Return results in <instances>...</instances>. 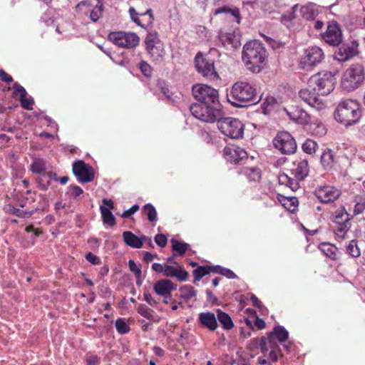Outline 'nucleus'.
Segmentation results:
<instances>
[{"label":"nucleus","instance_id":"obj_14","mask_svg":"<svg viewBox=\"0 0 365 365\" xmlns=\"http://www.w3.org/2000/svg\"><path fill=\"white\" fill-rule=\"evenodd\" d=\"M108 38L115 45L122 48H134L139 43V38L135 34L124 31L111 32L108 34Z\"/></svg>","mask_w":365,"mask_h":365},{"label":"nucleus","instance_id":"obj_25","mask_svg":"<svg viewBox=\"0 0 365 365\" xmlns=\"http://www.w3.org/2000/svg\"><path fill=\"white\" fill-rule=\"evenodd\" d=\"M309 166L307 160H299L293 162V166L290 169L291 174L297 179L304 180L308 175Z\"/></svg>","mask_w":365,"mask_h":365},{"label":"nucleus","instance_id":"obj_36","mask_svg":"<svg viewBox=\"0 0 365 365\" xmlns=\"http://www.w3.org/2000/svg\"><path fill=\"white\" fill-rule=\"evenodd\" d=\"M240 173L251 182H258L261 179V170L257 167L243 168Z\"/></svg>","mask_w":365,"mask_h":365},{"label":"nucleus","instance_id":"obj_53","mask_svg":"<svg viewBox=\"0 0 365 365\" xmlns=\"http://www.w3.org/2000/svg\"><path fill=\"white\" fill-rule=\"evenodd\" d=\"M138 68L145 77H150L153 74L152 67L145 61L138 63Z\"/></svg>","mask_w":365,"mask_h":365},{"label":"nucleus","instance_id":"obj_48","mask_svg":"<svg viewBox=\"0 0 365 365\" xmlns=\"http://www.w3.org/2000/svg\"><path fill=\"white\" fill-rule=\"evenodd\" d=\"M317 148L318 144L312 139H307L302 145L303 151L309 155L314 153Z\"/></svg>","mask_w":365,"mask_h":365},{"label":"nucleus","instance_id":"obj_52","mask_svg":"<svg viewBox=\"0 0 365 365\" xmlns=\"http://www.w3.org/2000/svg\"><path fill=\"white\" fill-rule=\"evenodd\" d=\"M137 312L141 316L144 317L145 318H146L148 319H151L153 317L151 313L150 309L144 304H138V306L137 307Z\"/></svg>","mask_w":365,"mask_h":365},{"label":"nucleus","instance_id":"obj_20","mask_svg":"<svg viewBox=\"0 0 365 365\" xmlns=\"http://www.w3.org/2000/svg\"><path fill=\"white\" fill-rule=\"evenodd\" d=\"M320 162L324 169L327 171L338 170L340 168L339 158L330 148L324 150L321 155Z\"/></svg>","mask_w":365,"mask_h":365},{"label":"nucleus","instance_id":"obj_51","mask_svg":"<svg viewBox=\"0 0 365 365\" xmlns=\"http://www.w3.org/2000/svg\"><path fill=\"white\" fill-rule=\"evenodd\" d=\"M115 326L117 331L121 334H125L130 331V327L124 319H118L115 321Z\"/></svg>","mask_w":365,"mask_h":365},{"label":"nucleus","instance_id":"obj_13","mask_svg":"<svg viewBox=\"0 0 365 365\" xmlns=\"http://www.w3.org/2000/svg\"><path fill=\"white\" fill-rule=\"evenodd\" d=\"M148 53L153 61L160 62L164 56V48L156 32L148 33L145 38Z\"/></svg>","mask_w":365,"mask_h":365},{"label":"nucleus","instance_id":"obj_55","mask_svg":"<svg viewBox=\"0 0 365 365\" xmlns=\"http://www.w3.org/2000/svg\"><path fill=\"white\" fill-rule=\"evenodd\" d=\"M9 211L11 214H13L17 217H29L31 215V212L24 211L21 209L16 208L14 206H11V205L9 206Z\"/></svg>","mask_w":365,"mask_h":365},{"label":"nucleus","instance_id":"obj_12","mask_svg":"<svg viewBox=\"0 0 365 365\" xmlns=\"http://www.w3.org/2000/svg\"><path fill=\"white\" fill-rule=\"evenodd\" d=\"M273 145L282 154H292L297 150L295 140L287 131L279 132L273 140Z\"/></svg>","mask_w":365,"mask_h":365},{"label":"nucleus","instance_id":"obj_39","mask_svg":"<svg viewBox=\"0 0 365 365\" xmlns=\"http://www.w3.org/2000/svg\"><path fill=\"white\" fill-rule=\"evenodd\" d=\"M100 210L103 223L110 227H114L116 225V221L110 209L104 206H101Z\"/></svg>","mask_w":365,"mask_h":365},{"label":"nucleus","instance_id":"obj_40","mask_svg":"<svg viewBox=\"0 0 365 365\" xmlns=\"http://www.w3.org/2000/svg\"><path fill=\"white\" fill-rule=\"evenodd\" d=\"M158 88L160 90L161 93L165 96L168 102H174V93L170 90L168 83L164 80H158L157 83Z\"/></svg>","mask_w":365,"mask_h":365},{"label":"nucleus","instance_id":"obj_54","mask_svg":"<svg viewBox=\"0 0 365 365\" xmlns=\"http://www.w3.org/2000/svg\"><path fill=\"white\" fill-rule=\"evenodd\" d=\"M68 189L66 194L73 199L79 197L83 192L82 188L76 185H71Z\"/></svg>","mask_w":365,"mask_h":365},{"label":"nucleus","instance_id":"obj_9","mask_svg":"<svg viewBox=\"0 0 365 365\" xmlns=\"http://www.w3.org/2000/svg\"><path fill=\"white\" fill-rule=\"evenodd\" d=\"M353 216L347 212L344 207H341L332 214V222L336 224L335 234L344 238L351 228V220Z\"/></svg>","mask_w":365,"mask_h":365},{"label":"nucleus","instance_id":"obj_22","mask_svg":"<svg viewBox=\"0 0 365 365\" xmlns=\"http://www.w3.org/2000/svg\"><path fill=\"white\" fill-rule=\"evenodd\" d=\"M290 120L301 125H305L310 122L309 115L301 107L295 106L289 109H285Z\"/></svg>","mask_w":365,"mask_h":365},{"label":"nucleus","instance_id":"obj_30","mask_svg":"<svg viewBox=\"0 0 365 365\" xmlns=\"http://www.w3.org/2000/svg\"><path fill=\"white\" fill-rule=\"evenodd\" d=\"M219 38L222 46L227 48H236L240 46L239 41L232 33L220 34Z\"/></svg>","mask_w":365,"mask_h":365},{"label":"nucleus","instance_id":"obj_27","mask_svg":"<svg viewBox=\"0 0 365 365\" xmlns=\"http://www.w3.org/2000/svg\"><path fill=\"white\" fill-rule=\"evenodd\" d=\"M123 239L127 246L136 249L143 247L144 241L146 240L145 235H141L138 237L130 231L123 232Z\"/></svg>","mask_w":365,"mask_h":365},{"label":"nucleus","instance_id":"obj_5","mask_svg":"<svg viewBox=\"0 0 365 365\" xmlns=\"http://www.w3.org/2000/svg\"><path fill=\"white\" fill-rule=\"evenodd\" d=\"M336 78L329 71L319 72L311 76L308 81V86L312 89L317 91L318 94L326 96L329 94L335 87Z\"/></svg>","mask_w":365,"mask_h":365},{"label":"nucleus","instance_id":"obj_41","mask_svg":"<svg viewBox=\"0 0 365 365\" xmlns=\"http://www.w3.org/2000/svg\"><path fill=\"white\" fill-rule=\"evenodd\" d=\"M210 272L221 274L228 279H235L237 276L230 269L220 265L210 266Z\"/></svg>","mask_w":365,"mask_h":365},{"label":"nucleus","instance_id":"obj_32","mask_svg":"<svg viewBox=\"0 0 365 365\" xmlns=\"http://www.w3.org/2000/svg\"><path fill=\"white\" fill-rule=\"evenodd\" d=\"M302 180L297 179V178L289 177L285 173L279 175V182L282 185H285L289 187L292 191H296L299 187V182Z\"/></svg>","mask_w":365,"mask_h":365},{"label":"nucleus","instance_id":"obj_21","mask_svg":"<svg viewBox=\"0 0 365 365\" xmlns=\"http://www.w3.org/2000/svg\"><path fill=\"white\" fill-rule=\"evenodd\" d=\"M299 97L312 107L319 110L324 107L322 101L319 98L320 94L317 93V91L308 88H303L299 92Z\"/></svg>","mask_w":365,"mask_h":365},{"label":"nucleus","instance_id":"obj_49","mask_svg":"<svg viewBox=\"0 0 365 365\" xmlns=\"http://www.w3.org/2000/svg\"><path fill=\"white\" fill-rule=\"evenodd\" d=\"M298 8V4H295L292 8V11L287 12V14H284L281 17V21L282 24L286 25L287 27L289 26V24L292 23V21L296 18L295 16V12Z\"/></svg>","mask_w":365,"mask_h":365},{"label":"nucleus","instance_id":"obj_17","mask_svg":"<svg viewBox=\"0 0 365 365\" xmlns=\"http://www.w3.org/2000/svg\"><path fill=\"white\" fill-rule=\"evenodd\" d=\"M223 155L227 162L235 165L242 164L248 158L247 151L235 145L226 146L223 150Z\"/></svg>","mask_w":365,"mask_h":365},{"label":"nucleus","instance_id":"obj_18","mask_svg":"<svg viewBox=\"0 0 365 365\" xmlns=\"http://www.w3.org/2000/svg\"><path fill=\"white\" fill-rule=\"evenodd\" d=\"M73 173L81 183L89 182L94 179L92 168L83 160H76L73 163Z\"/></svg>","mask_w":365,"mask_h":365},{"label":"nucleus","instance_id":"obj_42","mask_svg":"<svg viewBox=\"0 0 365 365\" xmlns=\"http://www.w3.org/2000/svg\"><path fill=\"white\" fill-rule=\"evenodd\" d=\"M46 161L43 158H34L31 165V170L33 173L41 174L46 173Z\"/></svg>","mask_w":365,"mask_h":365},{"label":"nucleus","instance_id":"obj_38","mask_svg":"<svg viewBox=\"0 0 365 365\" xmlns=\"http://www.w3.org/2000/svg\"><path fill=\"white\" fill-rule=\"evenodd\" d=\"M289 336V333L283 326H276L269 333V341L272 338H276L279 342L285 341Z\"/></svg>","mask_w":365,"mask_h":365},{"label":"nucleus","instance_id":"obj_29","mask_svg":"<svg viewBox=\"0 0 365 365\" xmlns=\"http://www.w3.org/2000/svg\"><path fill=\"white\" fill-rule=\"evenodd\" d=\"M222 14H229L235 18V21L237 24L240 23L241 15H240V9L237 7H236V6L231 7V6L225 5V6L219 7L212 11V14L214 16H217V15Z\"/></svg>","mask_w":365,"mask_h":365},{"label":"nucleus","instance_id":"obj_50","mask_svg":"<svg viewBox=\"0 0 365 365\" xmlns=\"http://www.w3.org/2000/svg\"><path fill=\"white\" fill-rule=\"evenodd\" d=\"M39 175H40L36 178L38 187L43 191H46L51 185L50 180L47 179L46 173Z\"/></svg>","mask_w":365,"mask_h":365},{"label":"nucleus","instance_id":"obj_24","mask_svg":"<svg viewBox=\"0 0 365 365\" xmlns=\"http://www.w3.org/2000/svg\"><path fill=\"white\" fill-rule=\"evenodd\" d=\"M163 275L167 277H175L179 282H185L189 277L183 266L173 267L168 264H165Z\"/></svg>","mask_w":365,"mask_h":365},{"label":"nucleus","instance_id":"obj_4","mask_svg":"<svg viewBox=\"0 0 365 365\" xmlns=\"http://www.w3.org/2000/svg\"><path fill=\"white\" fill-rule=\"evenodd\" d=\"M190 110L195 118L205 123L216 122L223 115L220 103L214 105L212 103H195L190 105Z\"/></svg>","mask_w":365,"mask_h":365},{"label":"nucleus","instance_id":"obj_35","mask_svg":"<svg viewBox=\"0 0 365 365\" xmlns=\"http://www.w3.org/2000/svg\"><path fill=\"white\" fill-rule=\"evenodd\" d=\"M299 13L307 21L314 20L319 14L318 10L314 5L302 6L299 9Z\"/></svg>","mask_w":365,"mask_h":365},{"label":"nucleus","instance_id":"obj_56","mask_svg":"<svg viewBox=\"0 0 365 365\" xmlns=\"http://www.w3.org/2000/svg\"><path fill=\"white\" fill-rule=\"evenodd\" d=\"M129 269L133 272L137 279H139L141 276V268L139 267L134 260H129L128 262Z\"/></svg>","mask_w":365,"mask_h":365},{"label":"nucleus","instance_id":"obj_57","mask_svg":"<svg viewBox=\"0 0 365 365\" xmlns=\"http://www.w3.org/2000/svg\"><path fill=\"white\" fill-rule=\"evenodd\" d=\"M265 41L273 48L278 49L284 46V43L280 41H277L271 37L264 36Z\"/></svg>","mask_w":365,"mask_h":365},{"label":"nucleus","instance_id":"obj_3","mask_svg":"<svg viewBox=\"0 0 365 365\" xmlns=\"http://www.w3.org/2000/svg\"><path fill=\"white\" fill-rule=\"evenodd\" d=\"M334 119L346 127L356 124L361 117L359 104L352 99L342 100L334 113Z\"/></svg>","mask_w":365,"mask_h":365},{"label":"nucleus","instance_id":"obj_23","mask_svg":"<svg viewBox=\"0 0 365 365\" xmlns=\"http://www.w3.org/2000/svg\"><path fill=\"white\" fill-rule=\"evenodd\" d=\"M153 289L157 294L167 297L177 289V284L168 279H163L154 284Z\"/></svg>","mask_w":365,"mask_h":365},{"label":"nucleus","instance_id":"obj_10","mask_svg":"<svg viewBox=\"0 0 365 365\" xmlns=\"http://www.w3.org/2000/svg\"><path fill=\"white\" fill-rule=\"evenodd\" d=\"M195 65L197 71L204 77L210 80L219 78V75L214 66V61L208 56L198 53L195 58Z\"/></svg>","mask_w":365,"mask_h":365},{"label":"nucleus","instance_id":"obj_60","mask_svg":"<svg viewBox=\"0 0 365 365\" xmlns=\"http://www.w3.org/2000/svg\"><path fill=\"white\" fill-rule=\"evenodd\" d=\"M365 210V200L356 202L353 210L354 215L361 214Z\"/></svg>","mask_w":365,"mask_h":365},{"label":"nucleus","instance_id":"obj_44","mask_svg":"<svg viewBox=\"0 0 365 365\" xmlns=\"http://www.w3.org/2000/svg\"><path fill=\"white\" fill-rule=\"evenodd\" d=\"M210 273V266H198L192 271L194 283L200 281L203 277Z\"/></svg>","mask_w":365,"mask_h":365},{"label":"nucleus","instance_id":"obj_47","mask_svg":"<svg viewBox=\"0 0 365 365\" xmlns=\"http://www.w3.org/2000/svg\"><path fill=\"white\" fill-rule=\"evenodd\" d=\"M104 6L103 3L96 4L90 12V19L93 22H97L103 15Z\"/></svg>","mask_w":365,"mask_h":365},{"label":"nucleus","instance_id":"obj_26","mask_svg":"<svg viewBox=\"0 0 365 365\" xmlns=\"http://www.w3.org/2000/svg\"><path fill=\"white\" fill-rule=\"evenodd\" d=\"M198 322L201 327L207 328L210 331H215L218 327L216 316L211 312H201L199 314Z\"/></svg>","mask_w":365,"mask_h":365},{"label":"nucleus","instance_id":"obj_8","mask_svg":"<svg viewBox=\"0 0 365 365\" xmlns=\"http://www.w3.org/2000/svg\"><path fill=\"white\" fill-rule=\"evenodd\" d=\"M192 92L197 103H211L219 105L218 91L205 84L192 86Z\"/></svg>","mask_w":365,"mask_h":365},{"label":"nucleus","instance_id":"obj_2","mask_svg":"<svg viewBox=\"0 0 365 365\" xmlns=\"http://www.w3.org/2000/svg\"><path fill=\"white\" fill-rule=\"evenodd\" d=\"M227 101L235 107H245L255 105L261 100L256 89L249 83L238 81L234 83L229 93Z\"/></svg>","mask_w":365,"mask_h":365},{"label":"nucleus","instance_id":"obj_19","mask_svg":"<svg viewBox=\"0 0 365 365\" xmlns=\"http://www.w3.org/2000/svg\"><path fill=\"white\" fill-rule=\"evenodd\" d=\"M129 14L131 20L143 28L151 26L154 20L151 9H148L145 12H137L135 8L130 7Z\"/></svg>","mask_w":365,"mask_h":365},{"label":"nucleus","instance_id":"obj_37","mask_svg":"<svg viewBox=\"0 0 365 365\" xmlns=\"http://www.w3.org/2000/svg\"><path fill=\"white\" fill-rule=\"evenodd\" d=\"M320 250L328 257L333 260H336L338 259V248L327 242L321 243L319 245Z\"/></svg>","mask_w":365,"mask_h":365},{"label":"nucleus","instance_id":"obj_61","mask_svg":"<svg viewBox=\"0 0 365 365\" xmlns=\"http://www.w3.org/2000/svg\"><path fill=\"white\" fill-rule=\"evenodd\" d=\"M21 106L26 110H32V105L34 100L31 98H27L26 96L19 98Z\"/></svg>","mask_w":365,"mask_h":365},{"label":"nucleus","instance_id":"obj_6","mask_svg":"<svg viewBox=\"0 0 365 365\" xmlns=\"http://www.w3.org/2000/svg\"><path fill=\"white\" fill-rule=\"evenodd\" d=\"M365 79L364 66L359 63L350 66L344 72L341 79V87L347 91L358 88Z\"/></svg>","mask_w":365,"mask_h":365},{"label":"nucleus","instance_id":"obj_63","mask_svg":"<svg viewBox=\"0 0 365 365\" xmlns=\"http://www.w3.org/2000/svg\"><path fill=\"white\" fill-rule=\"evenodd\" d=\"M85 258L88 262L94 265L99 264L101 263L100 257L95 255L92 252H88L85 255Z\"/></svg>","mask_w":365,"mask_h":365},{"label":"nucleus","instance_id":"obj_59","mask_svg":"<svg viewBox=\"0 0 365 365\" xmlns=\"http://www.w3.org/2000/svg\"><path fill=\"white\" fill-rule=\"evenodd\" d=\"M154 240L155 243L160 247H165L168 243L167 237L164 234H157Z\"/></svg>","mask_w":365,"mask_h":365},{"label":"nucleus","instance_id":"obj_58","mask_svg":"<svg viewBox=\"0 0 365 365\" xmlns=\"http://www.w3.org/2000/svg\"><path fill=\"white\" fill-rule=\"evenodd\" d=\"M13 89H14L13 94L14 96H16L18 93L20 94L19 98H22V97L27 96V92H26V89L18 83H15L13 85Z\"/></svg>","mask_w":365,"mask_h":365},{"label":"nucleus","instance_id":"obj_1","mask_svg":"<svg viewBox=\"0 0 365 365\" xmlns=\"http://www.w3.org/2000/svg\"><path fill=\"white\" fill-rule=\"evenodd\" d=\"M242 58L249 71L258 73L266 65L267 51L259 41H251L243 46Z\"/></svg>","mask_w":365,"mask_h":365},{"label":"nucleus","instance_id":"obj_15","mask_svg":"<svg viewBox=\"0 0 365 365\" xmlns=\"http://www.w3.org/2000/svg\"><path fill=\"white\" fill-rule=\"evenodd\" d=\"M314 194L322 203L328 204L336 200L341 195L340 190L331 185H321L316 187Z\"/></svg>","mask_w":365,"mask_h":365},{"label":"nucleus","instance_id":"obj_28","mask_svg":"<svg viewBox=\"0 0 365 365\" xmlns=\"http://www.w3.org/2000/svg\"><path fill=\"white\" fill-rule=\"evenodd\" d=\"M356 55L354 46L342 44L334 53V58L340 62H344Z\"/></svg>","mask_w":365,"mask_h":365},{"label":"nucleus","instance_id":"obj_7","mask_svg":"<svg viewBox=\"0 0 365 365\" xmlns=\"http://www.w3.org/2000/svg\"><path fill=\"white\" fill-rule=\"evenodd\" d=\"M217 128L225 135L232 139H239L243 137L244 125L237 118H220L217 121Z\"/></svg>","mask_w":365,"mask_h":365},{"label":"nucleus","instance_id":"obj_62","mask_svg":"<svg viewBox=\"0 0 365 365\" xmlns=\"http://www.w3.org/2000/svg\"><path fill=\"white\" fill-rule=\"evenodd\" d=\"M139 208H140L139 205H137V204L133 205L131 207H130L129 209L125 210L122 213L121 217H123V218H128L131 215H134L137 211H138Z\"/></svg>","mask_w":365,"mask_h":365},{"label":"nucleus","instance_id":"obj_64","mask_svg":"<svg viewBox=\"0 0 365 365\" xmlns=\"http://www.w3.org/2000/svg\"><path fill=\"white\" fill-rule=\"evenodd\" d=\"M100 360L96 355L86 356V365H98Z\"/></svg>","mask_w":365,"mask_h":365},{"label":"nucleus","instance_id":"obj_16","mask_svg":"<svg viewBox=\"0 0 365 365\" xmlns=\"http://www.w3.org/2000/svg\"><path fill=\"white\" fill-rule=\"evenodd\" d=\"M322 37L330 46H339L342 41V32L339 24L334 21H329L327 30L322 34Z\"/></svg>","mask_w":365,"mask_h":365},{"label":"nucleus","instance_id":"obj_45","mask_svg":"<svg viewBox=\"0 0 365 365\" xmlns=\"http://www.w3.org/2000/svg\"><path fill=\"white\" fill-rule=\"evenodd\" d=\"M143 212L149 222H153L157 220V211L152 204H145L143 207Z\"/></svg>","mask_w":365,"mask_h":365},{"label":"nucleus","instance_id":"obj_11","mask_svg":"<svg viewBox=\"0 0 365 365\" xmlns=\"http://www.w3.org/2000/svg\"><path fill=\"white\" fill-rule=\"evenodd\" d=\"M324 54L322 49L318 46H310L304 51L301 58L300 67L304 70H310L322 61Z\"/></svg>","mask_w":365,"mask_h":365},{"label":"nucleus","instance_id":"obj_31","mask_svg":"<svg viewBox=\"0 0 365 365\" xmlns=\"http://www.w3.org/2000/svg\"><path fill=\"white\" fill-rule=\"evenodd\" d=\"M172 250L174 256H182L190 250V245L185 242H180L175 238L170 240Z\"/></svg>","mask_w":365,"mask_h":365},{"label":"nucleus","instance_id":"obj_34","mask_svg":"<svg viewBox=\"0 0 365 365\" xmlns=\"http://www.w3.org/2000/svg\"><path fill=\"white\" fill-rule=\"evenodd\" d=\"M277 198L282 205L289 211H294L298 206V199L295 197H286L282 194H277Z\"/></svg>","mask_w":365,"mask_h":365},{"label":"nucleus","instance_id":"obj_33","mask_svg":"<svg viewBox=\"0 0 365 365\" xmlns=\"http://www.w3.org/2000/svg\"><path fill=\"white\" fill-rule=\"evenodd\" d=\"M216 312L217 321L220 323L224 329L230 330L234 327L232 319L227 313L220 309H217Z\"/></svg>","mask_w":365,"mask_h":365},{"label":"nucleus","instance_id":"obj_46","mask_svg":"<svg viewBox=\"0 0 365 365\" xmlns=\"http://www.w3.org/2000/svg\"><path fill=\"white\" fill-rule=\"evenodd\" d=\"M346 252L352 257L356 258L361 255V251L356 240L349 241L346 247Z\"/></svg>","mask_w":365,"mask_h":365},{"label":"nucleus","instance_id":"obj_43","mask_svg":"<svg viewBox=\"0 0 365 365\" xmlns=\"http://www.w3.org/2000/svg\"><path fill=\"white\" fill-rule=\"evenodd\" d=\"M180 297L185 300L191 299L197 294V291L191 285H183L180 289Z\"/></svg>","mask_w":365,"mask_h":365}]
</instances>
